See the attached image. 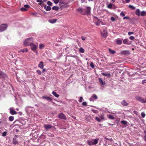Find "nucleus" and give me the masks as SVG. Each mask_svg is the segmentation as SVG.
Segmentation results:
<instances>
[{"mask_svg":"<svg viewBox=\"0 0 146 146\" xmlns=\"http://www.w3.org/2000/svg\"><path fill=\"white\" fill-rule=\"evenodd\" d=\"M34 41V39L32 37L28 38L24 41L23 42V45L25 46H30L31 44H32Z\"/></svg>","mask_w":146,"mask_h":146,"instance_id":"1","label":"nucleus"},{"mask_svg":"<svg viewBox=\"0 0 146 146\" xmlns=\"http://www.w3.org/2000/svg\"><path fill=\"white\" fill-rule=\"evenodd\" d=\"M99 140V138L89 139L87 141V143L89 145H91L96 144Z\"/></svg>","mask_w":146,"mask_h":146,"instance_id":"2","label":"nucleus"},{"mask_svg":"<svg viewBox=\"0 0 146 146\" xmlns=\"http://www.w3.org/2000/svg\"><path fill=\"white\" fill-rule=\"evenodd\" d=\"M91 8L90 7H86V8L84 9V11L87 15H90V13Z\"/></svg>","mask_w":146,"mask_h":146,"instance_id":"3","label":"nucleus"},{"mask_svg":"<svg viewBox=\"0 0 146 146\" xmlns=\"http://www.w3.org/2000/svg\"><path fill=\"white\" fill-rule=\"evenodd\" d=\"M7 27V24H3L0 26V32H2L5 30Z\"/></svg>","mask_w":146,"mask_h":146,"instance_id":"4","label":"nucleus"},{"mask_svg":"<svg viewBox=\"0 0 146 146\" xmlns=\"http://www.w3.org/2000/svg\"><path fill=\"white\" fill-rule=\"evenodd\" d=\"M44 127L45 130L46 131H48L49 129L52 128L53 127H54L52 126L51 125L47 124L44 125Z\"/></svg>","mask_w":146,"mask_h":146,"instance_id":"5","label":"nucleus"},{"mask_svg":"<svg viewBox=\"0 0 146 146\" xmlns=\"http://www.w3.org/2000/svg\"><path fill=\"white\" fill-rule=\"evenodd\" d=\"M29 6L27 5H25L23 7L21 8L20 10L22 11H27V9L29 7Z\"/></svg>","mask_w":146,"mask_h":146,"instance_id":"6","label":"nucleus"},{"mask_svg":"<svg viewBox=\"0 0 146 146\" xmlns=\"http://www.w3.org/2000/svg\"><path fill=\"white\" fill-rule=\"evenodd\" d=\"M18 137V135H15L13 138V144L16 145L18 143V141L17 140V139Z\"/></svg>","mask_w":146,"mask_h":146,"instance_id":"7","label":"nucleus"},{"mask_svg":"<svg viewBox=\"0 0 146 146\" xmlns=\"http://www.w3.org/2000/svg\"><path fill=\"white\" fill-rule=\"evenodd\" d=\"M30 46L31 47V50L33 51H35L37 48L36 46L33 43H32L31 44Z\"/></svg>","mask_w":146,"mask_h":146,"instance_id":"8","label":"nucleus"},{"mask_svg":"<svg viewBox=\"0 0 146 146\" xmlns=\"http://www.w3.org/2000/svg\"><path fill=\"white\" fill-rule=\"evenodd\" d=\"M58 117L59 118L65 119L66 118L65 115L63 113H60L58 115Z\"/></svg>","mask_w":146,"mask_h":146,"instance_id":"9","label":"nucleus"},{"mask_svg":"<svg viewBox=\"0 0 146 146\" xmlns=\"http://www.w3.org/2000/svg\"><path fill=\"white\" fill-rule=\"evenodd\" d=\"M9 110L10 113L12 115H15L17 114V112L13 110V108H10Z\"/></svg>","mask_w":146,"mask_h":146,"instance_id":"10","label":"nucleus"},{"mask_svg":"<svg viewBox=\"0 0 146 146\" xmlns=\"http://www.w3.org/2000/svg\"><path fill=\"white\" fill-rule=\"evenodd\" d=\"M102 36L104 38L106 37L107 36V31L106 30H104L101 33Z\"/></svg>","mask_w":146,"mask_h":146,"instance_id":"11","label":"nucleus"},{"mask_svg":"<svg viewBox=\"0 0 146 146\" xmlns=\"http://www.w3.org/2000/svg\"><path fill=\"white\" fill-rule=\"evenodd\" d=\"M98 80L101 85L102 86H103L106 83L105 81H104L103 80L102 78H98Z\"/></svg>","mask_w":146,"mask_h":146,"instance_id":"12","label":"nucleus"},{"mask_svg":"<svg viewBox=\"0 0 146 146\" xmlns=\"http://www.w3.org/2000/svg\"><path fill=\"white\" fill-rule=\"evenodd\" d=\"M7 77L6 74L0 71V78H5Z\"/></svg>","mask_w":146,"mask_h":146,"instance_id":"13","label":"nucleus"},{"mask_svg":"<svg viewBox=\"0 0 146 146\" xmlns=\"http://www.w3.org/2000/svg\"><path fill=\"white\" fill-rule=\"evenodd\" d=\"M34 108L31 107H27L26 108V111L29 113L31 112V111L33 110Z\"/></svg>","mask_w":146,"mask_h":146,"instance_id":"14","label":"nucleus"},{"mask_svg":"<svg viewBox=\"0 0 146 146\" xmlns=\"http://www.w3.org/2000/svg\"><path fill=\"white\" fill-rule=\"evenodd\" d=\"M123 43L125 44H130V42L127 38L123 40Z\"/></svg>","mask_w":146,"mask_h":146,"instance_id":"15","label":"nucleus"},{"mask_svg":"<svg viewBox=\"0 0 146 146\" xmlns=\"http://www.w3.org/2000/svg\"><path fill=\"white\" fill-rule=\"evenodd\" d=\"M44 8L47 11H50L51 9V8L50 6H47L46 5H44Z\"/></svg>","mask_w":146,"mask_h":146,"instance_id":"16","label":"nucleus"},{"mask_svg":"<svg viewBox=\"0 0 146 146\" xmlns=\"http://www.w3.org/2000/svg\"><path fill=\"white\" fill-rule=\"evenodd\" d=\"M113 6L115 7V8H117V7L115 6L114 4L111 3L108 5L107 7L109 9H111L112 7Z\"/></svg>","mask_w":146,"mask_h":146,"instance_id":"17","label":"nucleus"},{"mask_svg":"<svg viewBox=\"0 0 146 146\" xmlns=\"http://www.w3.org/2000/svg\"><path fill=\"white\" fill-rule=\"evenodd\" d=\"M121 104L123 106H127L129 105V104L125 100H123L121 102Z\"/></svg>","mask_w":146,"mask_h":146,"instance_id":"18","label":"nucleus"},{"mask_svg":"<svg viewBox=\"0 0 146 146\" xmlns=\"http://www.w3.org/2000/svg\"><path fill=\"white\" fill-rule=\"evenodd\" d=\"M121 53L123 54H130V52L129 50H123L121 52Z\"/></svg>","mask_w":146,"mask_h":146,"instance_id":"19","label":"nucleus"},{"mask_svg":"<svg viewBox=\"0 0 146 146\" xmlns=\"http://www.w3.org/2000/svg\"><path fill=\"white\" fill-rule=\"evenodd\" d=\"M57 19H51L48 20L49 22L52 23H54L56 22Z\"/></svg>","mask_w":146,"mask_h":146,"instance_id":"20","label":"nucleus"},{"mask_svg":"<svg viewBox=\"0 0 146 146\" xmlns=\"http://www.w3.org/2000/svg\"><path fill=\"white\" fill-rule=\"evenodd\" d=\"M38 66L41 69H43L44 67L43 62H40L38 64Z\"/></svg>","mask_w":146,"mask_h":146,"instance_id":"21","label":"nucleus"},{"mask_svg":"<svg viewBox=\"0 0 146 146\" xmlns=\"http://www.w3.org/2000/svg\"><path fill=\"white\" fill-rule=\"evenodd\" d=\"M42 98L43 99H46L48 100L51 101L52 100V99L50 97L48 96H43L42 97Z\"/></svg>","mask_w":146,"mask_h":146,"instance_id":"22","label":"nucleus"},{"mask_svg":"<svg viewBox=\"0 0 146 146\" xmlns=\"http://www.w3.org/2000/svg\"><path fill=\"white\" fill-rule=\"evenodd\" d=\"M102 74L105 76H106L108 77H110V73H102Z\"/></svg>","mask_w":146,"mask_h":146,"instance_id":"23","label":"nucleus"},{"mask_svg":"<svg viewBox=\"0 0 146 146\" xmlns=\"http://www.w3.org/2000/svg\"><path fill=\"white\" fill-rule=\"evenodd\" d=\"M28 51V50L27 48H23V49H22L18 51V52H27Z\"/></svg>","mask_w":146,"mask_h":146,"instance_id":"24","label":"nucleus"},{"mask_svg":"<svg viewBox=\"0 0 146 146\" xmlns=\"http://www.w3.org/2000/svg\"><path fill=\"white\" fill-rule=\"evenodd\" d=\"M52 94L56 98H58L59 96V95L55 92L53 91Z\"/></svg>","mask_w":146,"mask_h":146,"instance_id":"25","label":"nucleus"},{"mask_svg":"<svg viewBox=\"0 0 146 146\" xmlns=\"http://www.w3.org/2000/svg\"><path fill=\"white\" fill-rule=\"evenodd\" d=\"M142 97H141L140 96H136L135 97L136 99L138 101H139L140 102L142 99Z\"/></svg>","mask_w":146,"mask_h":146,"instance_id":"26","label":"nucleus"},{"mask_svg":"<svg viewBox=\"0 0 146 146\" xmlns=\"http://www.w3.org/2000/svg\"><path fill=\"white\" fill-rule=\"evenodd\" d=\"M135 14L138 16H139L140 15V11L139 9H138L136 10L135 11Z\"/></svg>","mask_w":146,"mask_h":146,"instance_id":"27","label":"nucleus"},{"mask_svg":"<svg viewBox=\"0 0 146 146\" xmlns=\"http://www.w3.org/2000/svg\"><path fill=\"white\" fill-rule=\"evenodd\" d=\"M141 103H146V99H144L142 98L141 99Z\"/></svg>","mask_w":146,"mask_h":146,"instance_id":"28","label":"nucleus"},{"mask_svg":"<svg viewBox=\"0 0 146 146\" xmlns=\"http://www.w3.org/2000/svg\"><path fill=\"white\" fill-rule=\"evenodd\" d=\"M79 51L80 52L82 53H83L85 51L84 50V49L82 47H80L79 49Z\"/></svg>","mask_w":146,"mask_h":146,"instance_id":"29","label":"nucleus"},{"mask_svg":"<svg viewBox=\"0 0 146 146\" xmlns=\"http://www.w3.org/2000/svg\"><path fill=\"white\" fill-rule=\"evenodd\" d=\"M52 9L53 10L58 11L59 9V8L57 6H54L52 7Z\"/></svg>","mask_w":146,"mask_h":146,"instance_id":"30","label":"nucleus"},{"mask_svg":"<svg viewBox=\"0 0 146 146\" xmlns=\"http://www.w3.org/2000/svg\"><path fill=\"white\" fill-rule=\"evenodd\" d=\"M109 52L112 54H114L115 52V51H114L113 50H111L110 48L109 49Z\"/></svg>","mask_w":146,"mask_h":146,"instance_id":"31","label":"nucleus"},{"mask_svg":"<svg viewBox=\"0 0 146 146\" xmlns=\"http://www.w3.org/2000/svg\"><path fill=\"white\" fill-rule=\"evenodd\" d=\"M121 123L123 125H126L127 124V122L125 120H122L121 121Z\"/></svg>","mask_w":146,"mask_h":146,"instance_id":"32","label":"nucleus"},{"mask_svg":"<svg viewBox=\"0 0 146 146\" xmlns=\"http://www.w3.org/2000/svg\"><path fill=\"white\" fill-rule=\"evenodd\" d=\"M92 97L93 99L95 100H96L98 99V97L96 94L93 95Z\"/></svg>","mask_w":146,"mask_h":146,"instance_id":"33","label":"nucleus"},{"mask_svg":"<svg viewBox=\"0 0 146 146\" xmlns=\"http://www.w3.org/2000/svg\"><path fill=\"white\" fill-rule=\"evenodd\" d=\"M145 15H146V12L145 11H142L140 14V15H141L142 16H144Z\"/></svg>","mask_w":146,"mask_h":146,"instance_id":"34","label":"nucleus"},{"mask_svg":"<svg viewBox=\"0 0 146 146\" xmlns=\"http://www.w3.org/2000/svg\"><path fill=\"white\" fill-rule=\"evenodd\" d=\"M78 11L80 13H82L83 11H84V9H82L81 8H79L78 9Z\"/></svg>","mask_w":146,"mask_h":146,"instance_id":"35","label":"nucleus"},{"mask_svg":"<svg viewBox=\"0 0 146 146\" xmlns=\"http://www.w3.org/2000/svg\"><path fill=\"white\" fill-rule=\"evenodd\" d=\"M9 120L10 121H12L14 120V117L13 116H10L9 117Z\"/></svg>","mask_w":146,"mask_h":146,"instance_id":"36","label":"nucleus"},{"mask_svg":"<svg viewBox=\"0 0 146 146\" xmlns=\"http://www.w3.org/2000/svg\"><path fill=\"white\" fill-rule=\"evenodd\" d=\"M108 118L110 119H113L114 118V117L111 115H108Z\"/></svg>","mask_w":146,"mask_h":146,"instance_id":"37","label":"nucleus"},{"mask_svg":"<svg viewBox=\"0 0 146 146\" xmlns=\"http://www.w3.org/2000/svg\"><path fill=\"white\" fill-rule=\"evenodd\" d=\"M44 47V45L43 44H39V48L40 49H42Z\"/></svg>","mask_w":146,"mask_h":146,"instance_id":"38","label":"nucleus"},{"mask_svg":"<svg viewBox=\"0 0 146 146\" xmlns=\"http://www.w3.org/2000/svg\"><path fill=\"white\" fill-rule=\"evenodd\" d=\"M7 131L4 132L3 133H2V136H3V137H5L7 135Z\"/></svg>","mask_w":146,"mask_h":146,"instance_id":"39","label":"nucleus"},{"mask_svg":"<svg viewBox=\"0 0 146 146\" xmlns=\"http://www.w3.org/2000/svg\"><path fill=\"white\" fill-rule=\"evenodd\" d=\"M47 4L49 6H51L52 5V3L49 1H48L47 2Z\"/></svg>","mask_w":146,"mask_h":146,"instance_id":"40","label":"nucleus"},{"mask_svg":"<svg viewBox=\"0 0 146 146\" xmlns=\"http://www.w3.org/2000/svg\"><path fill=\"white\" fill-rule=\"evenodd\" d=\"M141 117H142L143 118H144L145 116V114L144 112H143L141 113Z\"/></svg>","mask_w":146,"mask_h":146,"instance_id":"41","label":"nucleus"},{"mask_svg":"<svg viewBox=\"0 0 146 146\" xmlns=\"http://www.w3.org/2000/svg\"><path fill=\"white\" fill-rule=\"evenodd\" d=\"M95 23L97 26H99L100 24V22L99 21L95 22Z\"/></svg>","mask_w":146,"mask_h":146,"instance_id":"42","label":"nucleus"},{"mask_svg":"<svg viewBox=\"0 0 146 146\" xmlns=\"http://www.w3.org/2000/svg\"><path fill=\"white\" fill-rule=\"evenodd\" d=\"M117 43L118 44H121L122 43V41L121 40H118L117 41Z\"/></svg>","mask_w":146,"mask_h":146,"instance_id":"43","label":"nucleus"},{"mask_svg":"<svg viewBox=\"0 0 146 146\" xmlns=\"http://www.w3.org/2000/svg\"><path fill=\"white\" fill-rule=\"evenodd\" d=\"M54 1V2L55 4L58 3L60 1V0H52Z\"/></svg>","mask_w":146,"mask_h":146,"instance_id":"44","label":"nucleus"},{"mask_svg":"<svg viewBox=\"0 0 146 146\" xmlns=\"http://www.w3.org/2000/svg\"><path fill=\"white\" fill-rule=\"evenodd\" d=\"M95 119L96 120H97L98 122H99L101 121L100 119H99V118L98 117H95Z\"/></svg>","mask_w":146,"mask_h":146,"instance_id":"45","label":"nucleus"},{"mask_svg":"<svg viewBox=\"0 0 146 146\" xmlns=\"http://www.w3.org/2000/svg\"><path fill=\"white\" fill-rule=\"evenodd\" d=\"M90 66L92 68H94V64L92 62H91L90 63Z\"/></svg>","mask_w":146,"mask_h":146,"instance_id":"46","label":"nucleus"},{"mask_svg":"<svg viewBox=\"0 0 146 146\" xmlns=\"http://www.w3.org/2000/svg\"><path fill=\"white\" fill-rule=\"evenodd\" d=\"M83 100V98L82 97H80V98L78 100L79 102L80 103L81 102H82V100Z\"/></svg>","mask_w":146,"mask_h":146,"instance_id":"47","label":"nucleus"},{"mask_svg":"<svg viewBox=\"0 0 146 146\" xmlns=\"http://www.w3.org/2000/svg\"><path fill=\"white\" fill-rule=\"evenodd\" d=\"M82 104L83 106H87V104L86 102H84L82 103Z\"/></svg>","mask_w":146,"mask_h":146,"instance_id":"48","label":"nucleus"},{"mask_svg":"<svg viewBox=\"0 0 146 146\" xmlns=\"http://www.w3.org/2000/svg\"><path fill=\"white\" fill-rule=\"evenodd\" d=\"M36 72L38 75H41V72L39 70H37Z\"/></svg>","mask_w":146,"mask_h":146,"instance_id":"49","label":"nucleus"},{"mask_svg":"<svg viewBox=\"0 0 146 146\" xmlns=\"http://www.w3.org/2000/svg\"><path fill=\"white\" fill-rule=\"evenodd\" d=\"M129 7L130 8H131L132 9H135V7L134 6L131 5H129Z\"/></svg>","mask_w":146,"mask_h":146,"instance_id":"50","label":"nucleus"},{"mask_svg":"<svg viewBox=\"0 0 146 146\" xmlns=\"http://www.w3.org/2000/svg\"><path fill=\"white\" fill-rule=\"evenodd\" d=\"M120 15L122 17H124L125 16V15L124 14V13L123 12H121V13Z\"/></svg>","mask_w":146,"mask_h":146,"instance_id":"51","label":"nucleus"},{"mask_svg":"<svg viewBox=\"0 0 146 146\" xmlns=\"http://www.w3.org/2000/svg\"><path fill=\"white\" fill-rule=\"evenodd\" d=\"M129 39L131 40H133L134 39V37L133 36H131L129 37Z\"/></svg>","mask_w":146,"mask_h":146,"instance_id":"52","label":"nucleus"},{"mask_svg":"<svg viewBox=\"0 0 146 146\" xmlns=\"http://www.w3.org/2000/svg\"><path fill=\"white\" fill-rule=\"evenodd\" d=\"M110 20L111 21H114L115 20V18L113 17H112L111 18Z\"/></svg>","mask_w":146,"mask_h":146,"instance_id":"53","label":"nucleus"},{"mask_svg":"<svg viewBox=\"0 0 146 146\" xmlns=\"http://www.w3.org/2000/svg\"><path fill=\"white\" fill-rule=\"evenodd\" d=\"M86 38L85 37L82 36L81 37V38L83 40H84Z\"/></svg>","mask_w":146,"mask_h":146,"instance_id":"54","label":"nucleus"},{"mask_svg":"<svg viewBox=\"0 0 146 146\" xmlns=\"http://www.w3.org/2000/svg\"><path fill=\"white\" fill-rule=\"evenodd\" d=\"M93 18L94 20H100V19H98L96 17V16H94L93 17Z\"/></svg>","mask_w":146,"mask_h":146,"instance_id":"55","label":"nucleus"},{"mask_svg":"<svg viewBox=\"0 0 146 146\" xmlns=\"http://www.w3.org/2000/svg\"><path fill=\"white\" fill-rule=\"evenodd\" d=\"M134 33L133 32H129L128 33V35L130 36L131 35L133 34Z\"/></svg>","mask_w":146,"mask_h":146,"instance_id":"56","label":"nucleus"},{"mask_svg":"<svg viewBox=\"0 0 146 146\" xmlns=\"http://www.w3.org/2000/svg\"><path fill=\"white\" fill-rule=\"evenodd\" d=\"M92 111L94 113H96L98 112V111L96 110H92Z\"/></svg>","mask_w":146,"mask_h":146,"instance_id":"57","label":"nucleus"},{"mask_svg":"<svg viewBox=\"0 0 146 146\" xmlns=\"http://www.w3.org/2000/svg\"><path fill=\"white\" fill-rule=\"evenodd\" d=\"M145 83H146V80H142V84H143Z\"/></svg>","mask_w":146,"mask_h":146,"instance_id":"58","label":"nucleus"},{"mask_svg":"<svg viewBox=\"0 0 146 146\" xmlns=\"http://www.w3.org/2000/svg\"><path fill=\"white\" fill-rule=\"evenodd\" d=\"M133 113L136 114V115H137V111H136L135 110H134L133 111Z\"/></svg>","mask_w":146,"mask_h":146,"instance_id":"59","label":"nucleus"},{"mask_svg":"<svg viewBox=\"0 0 146 146\" xmlns=\"http://www.w3.org/2000/svg\"><path fill=\"white\" fill-rule=\"evenodd\" d=\"M4 124H5V125L6 126H7V125H9L7 121L5 122L4 123Z\"/></svg>","mask_w":146,"mask_h":146,"instance_id":"60","label":"nucleus"},{"mask_svg":"<svg viewBox=\"0 0 146 146\" xmlns=\"http://www.w3.org/2000/svg\"><path fill=\"white\" fill-rule=\"evenodd\" d=\"M31 15L33 16H36V13H31Z\"/></svg>","mask_w":146,"mask_h":146,"instance_id":"61","label":"nucleus"},{"mask_svg":"<svg viewBox=\"0 0 146 146\" xmlns=\"http://www.w3.org/2000/svg\"><path fill=\"white\" fill-rule=\"evenodd\" d=\"M129 18L127 17H124L123 18V19L125 20V19H129Z\"/></svg>","mask_w":146,"mask_h":146,"instance_id":"62","label":"nucleus"},{"mask_svg":"<svg viewBox=\"0 0 146 146\" xmlns=\"http://www.w3.org/2000/svg\"><path fill=\"white\" fill-rule=\"evenodd\" d=\"M37 1L38 2H42V0H37Z\"/></svg>","mask_w":146,"mask_h":146,"instance_id":"63","label":"nucleus"},{"mask_svg":"<svg viewBox=\"0 0 146 146\" xmlns=\"http://www.w3.org/2000/svg\"><path fill=\"white\" fill-rule=\"evenodd\" d=\"M90 101H93V98H92V97H91L90 99Z\"/></svg>","mask_w":146,"mask_h":146,"instance_id":"64","label":"nucleus"}]
</instances>
